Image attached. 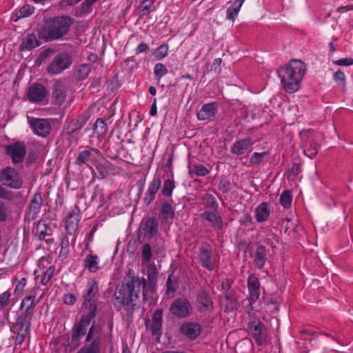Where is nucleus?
I'll return each mask as SVG.
<instances>
[{"label":"nucleus","instance_id":"4468645a","mask_svg":"<svg viewBox=\"0 0 353 353\" xmlns=\"http://www.w3.org/2000/svg\"><path fill=\"white\" fill-rule=\"evenodd\" d=\"M247 285L249 293L248 301L252 305L259 299L261 283L259 278L254 274H252L248 278Z\"/></svg>","mask_w":353,"mask_h":353},{"label":"nucleus","instance_id":"c756f323","mask_svg":"<svg viewBox=\"0 0 353 353\" xmlns=\"http://www.w3.org/2000/svg\"><path fill=\"white\" fill-rule=\"evenodd\" d=\"M160 214L163 220H172L175 215V209L173 206V200L163 201L160 204Z\"/></svg>","mask_w":353,"mask_h":353},{"label":"nucleus","instance_id":"bf43d9fd","mask_svg":"<svg viewBox=\"0 0 353 353\" xmlns=\"http://www.w3.org/2000/svg\"><path fill=\"white\" fill-rule=\"evenodd\" d=\"M0 199L11 201L13 199V193L8 190L3 185H0Z\"/></svg>","mask_w":353,"mask_h":353},{"label":"nucleus","instance_id":"de8ad7c7","mask_svg":"<svg viewBox=\"0 0 353 353\" xmlns=\"http://www.w3.org/2000/svg\"><path fill=\"white\" fill-rule=\"evenodd\" d=\"M304 154L311 159L315 158L318 154L317 144L313 141H310L308 143H306Z\"/></svg>","mask_w":353,"mask_h":353},{"label":"nucleus","instance_id":"9b49d317","mask_svg":"<svg viewBox=\"0 0 353 353\" xmlns=\"http://www.w3.org/2000/svg\"><path fill=\"white\" fill-rule=\"evenodd\" d=\"M5 150L13 163L23 162L26 154V148L23 141H17L8 145L5 147Z\"/></svg>","mask_w":353,"mask_h":353},{"label":"nucleus","instance_id":"ddd939ff","mask_svg":"<svg viewBox=\"0 0 353 353\" xmlns=\"http://www.w3.org/2000/svg\"><path fill=\"white\" fill-rule=\"evenodd\" d=\"M201 217L216 230H221L223 228V219L219 209L205 210L201 214Z\"/></svg>","mask_w":353,"mask_h":353},{"label":"nucleus","instance_id":"4c0bfd02","mask_svg":"<svg viewBox=\"0 0 353 353\" xmlns=\"http://www.w3.org/2000/svg\"><path fill=\"white\" fill-rule=\"evenodd\" d=\"M66 93L64 86L61 83H57L54 85L52 98L57 105H61L65 99Z\"/></svg>","mask_w":353,"mask_h":353},{"label":"nucleus","instance_id":"5fc2aeb1","mask_svg":"<svg viewBox=\"0 0 353 353\" xmlns=\"http://www.w3.org/2000/svg\"><path fill=\"white\" fill-rule=\"evenodd\" d=\"M54 270H55V267L54 265H51V266L48 267L46 269V270L43 272L42 279L41 281V283L43 285H48V283L50 282V281L51 280L52 277L54 275Z\"/></svg>","mask_w":353,"mask_h":353},{"label":"nucleus","instance_id":"864d4df0","mask_svg":"<svg viewBox=\"0 0 353 353\" xmlns=\"http://www.w3.org/2000/svg\"><path fill=\"white\" fill-rule=\"evenodd\" d=\"M333 79L337 85L343 88L346 86L345 75L341 70L339 69L333 74Z\"/></svg>","mask_w":353,"mask_h":353},{"label":"nucleus","instance_id":"c03bdc74","mask_svg":"<svg viewBox=\"0 0 353 353\" xmlns=\"http://www.w3.org/2000/svg\"><path fill=\"white\" fill-rule=\"evenodd\" d=\"M168 52L169 45L163 43L154 50L152 55L157 61H161L168 56Z\"/></svg>","mask_w":353,"mask_h":353},{"label":"nucleus","instance_id":"58836bf2","mask_svg":"<svg viewBox=\"0 0 353 353\" xmlns=\"http://www.w3.org/2000/svg\"><path fill=\"white\" fill-rule=\"evenodd\" d=\"M245 0H234L232 5L227 8L226 19L234 21L239 14L241 8Z\"/></svg>","mask_w":353,"mask_h":353},{"label":"nucleus","instance_id":"052dcab7","mask_svg":"<svg viewBox=\"0 0 353 353\" xmlns=\"http://www.w3.org/2000/svg\"><path fill=\"white\" fill-rule=\"evenodd\" d=\"M148 280L149 288L150 289L154 288L155 285V282L157 280V272L156 271V269H153L152 271L148 272Z\"/></svg>","mask_w":353,"mask_h":353},{"label":"nucleus","instance_id":"a18cd8bd","mask_svg":"<svg viewBox=\"0 0 353 353\" xmlns=\"http://www.w3.org/2000/svg\"><path fill=\"white\" fill-rule=\"evenodd\" d=\"M93 130L98 137H103L108 131L107 123L103 119L98 118L94 125Z\"/></svg>","mask_w":353,"mask_h":353},{"label":"nucleus","instance_id":"13d9d810","mask_svg":"<svg viewBox=\"0 0 353 353\" xmlns=\"http://www.w3.org/2000/svg\"><path fill=\"white\" fill-rule=\"evenodd\" d=\"M241 225L249 226L253 223L252 217L250 212H244L243 216L239 219Z\"/></svg>","mask_w":353,"mask_h":353},{"label":"nucleus","instance_id":"f257e3e1","mask_svg":"<svg viewBox=\"0 0 353 353\" xmlns=\"http://www.w3.org/2000/svg\"><path fill=\"white\" fill-rule=\"evenodd\" d=\"M99 297V283L95 279H89L81 295L83 313L78 323L73 325L68 341L70 350H77L81 345V339L85 336L84 345L77 353H101L103 325L94 321L88 329L96 317Z\"/></svg>","mask_w":353,"mask_h":353},{"label":"nucleus","instance_id":"20e7f679","mask_svg":"<svg viewBox=\"0 0 353 353\" xmlns=\"http://www.w3.org/2000/svg\"><path fill=\"white\" fill-rule=\"evenodd\" d=\"M197 259L203 268L209 271H212L214 269L216 260L210 243L203 242L201 244L198 249Z\"/></svg>","mask_w":353,"mask_h":353},{"label":"nucleus","instance_id":"4d7b16f0","mask_svg":"<svg viewBox=\"0 0 353 353\" xmlns=\"http://www.w3.org/2000/svg\"><path fill=\"white\" fill-rule=\"evenodd\" d=\"M142 258L143 261L145 263H148L151 260L152 257V251H151V246L149 243H145L143 244L142 247Z\"/></svg>","mask_w":353,"mask_h":353},{"label":"nucleus","instance_id":"6e6552de","mask_svg":"<svg viewBox=\"0 0 353 353\" xmlns=\"http://www.w3.org/2000/svg\"><path fill=\"white\" fill-rule=\"evenodd\" d=\"M125 286L131 293L134 294L135 299L139 296L141 288L146 286V281L144 278L142 280L137 276L134 275V271L132 269L128 270L126 276L124 278Z\"/></svg>","mask_w":353,"mask_h":353},{"label":"nucleus","instance_id":"0e129e2a","mask_svg":"<svg viewBox=\"0 0 353 353\" xmlns=\"http://www.w3.org/2000/svg\"><path fill=\"white\" fill-rule=\"evenodd\" d=\"M98 0H85L81 5V10L83 12L89 13L92 11V5Z\"/></svg>","mask_w":353,"mask_h":353},{"label":"nucleus","instance_id":"a211bd4d","mask_svg":"<svg viewBox=\"0 0 353 353\" xmlns=\"http://www.w3.org/2000/svg\"><path fill=\"white\" fill-rule=\"evenodd\" d=\"M161 183V176L159 174H154L152 180L148 184L143 197V202L146 206L149 205L154 200Z\"/></svg>","mask_w":353,"mask_h":353},{"label":"nucleus","instance_id":"f03ea898","mask_svg":"<svg viewBox=\"0 0 353 353\" xmlns=\"http://www.w3.org/2000/svg\"><path fill=\"white\" fill-rule=\"evenodd\" d=\"M305 63L299 59H292L277 70L283 89L289 93H294L301 88V81L305 74Z\"/></svg>","mask_w":353,"mask_h":353},{"label":"nucleus","instance_id":"a19ab883","mask_svg":"<svg viewBox=\"0 0 353 353\" xmlns=\"http://www.w3.org/2000/svg\"><path fill=\"white\" fill-rule=\"evenodd\" d=\"M67 233L60 238V251L59 257L61 260L66 259L70 254V240Z\"/></svg>","mask_w":353,"mask_h":353},{"label":"nucleus","instance_id":"79ce46f5","mask_svg":"<svg viewBox=\"0 0 353 353\" xmlns=\"http://www.w3.org/2000/svg\"><path fill=\"white\" fill-rule=\"evenodd\" d=\"M224 299L228 303L225 306V311L230 312L234 310H237L239 306V303L237 302L236 296L234 292H228L227 294L223 295Z\"/></svg>","mask_w":353,"mask_h":353},{"label":"nucleus","instance_id":"7ed1b4c3","mask_svg":"<svg viewBox=\"0 0 353 353\" xmlns=\"http://www.w3.org/2000/svg\"><path fill=\"white\" fill-rule=\"evenodd\" d=\"M72 23L73 19L69 16L50 18L39 30V37L45 41L59 39L68 33Z\"/></svg>","mask_w":353,"mask_h":353},{"label":"nucleus","instance_id":"393cba45","mask_svg":"<svg viewBox=\"0 0 353 353\" xmlns=\"http://www.w3.org/2000/svg\"><path fill=\"white\" fill-rule=\"evenodd\" d=\"M196 303L201 309L212 311L214 308L213 299L210 292L205 289H201L196 295Z\"/></svg>","mask_w":353,"mask_h":353},{"label":"nucleus","instance_id":"412c9836","mask_svg":"<svg viewBox=\"0 0 353 353\" xmlns=\"http://www.w3.org/2000/svg\"><path fill=\"white\" fill-rule=\"evenodd\" d=\"M252 140L250 137L236 141L231 146L230 152L236 156H245L251 152Z\"/></svg>","mask_w":353,"mask_h":353},{"label":"nucleus","instance_id":"5701e85b","mask_svg":"<svg viewBox=\"0 0 353 353\" xmlns=\"http://www.w3.org/2000/svg\"><path fill=\"white\" fill-rule=\"evenodd\" d=\"M100 154V151L95 148H90L88 150L80 151L75 160V164L82 166L89 161H92L94 163L96 161V156Z\"/></svg>","mask_w":353,"mask_h":353},{"label":"nucleus","instance_id":"e433bc0d","mask_svg":"<svg viewBox=\"0 0 353 353\" xmlns=\"http://www.w3.org/2000/svg\"><path fill=\"white\" fill-rule=\"evenodd\" d=\"M99 259L98 256L92 254H88L85 256L83 260V266L88 268L90 272L95 273L99 269Z\"/></svg>","mask_w":353,"mask_h":353},{"label":"nucleus","instance_id":"f704fd0d","mask_svg":"<svg viewBox=\"0 0 353 353\" xmlns=\"http://www.w3.org/2000/svg\"><path fill=\"white\" fill-rule=\"evenodd\" d=\"M34 10L35 8L33 6L25 4L15 11L11 19L13 21L17 22L21 19L30 17L34 12Z\"/></svg>","mask_w":353,"mask_h":353},{"label":"nucleus","instance_id":"b1692460","mask_svg":"<svg viewBox=\"0 0 353 353\" xmlns=\"http://www.w3.org/2000/svg\"><path fill=\"white\" fill-rule=\"evenodd\" d=\"M217 112L218 103L216 102L205 103L197 112L196 117L199 121H208L216 114Z\"/></svg>","mask_w":353,"mask_h":353},{"label":"nucleus","instance_id":"6ab92c4d","mask_svg":"<svg viewBox=\"0 0 353 353\" xmlns=\"http://www.w3.org/2000/svg\"><path fill=\"white\" fill-rule=\"evenodd\" d=\"M94 165L97 172L95 175L98 179H104L109 175L115 174L114 165L106 159H103L101 161L96 160Z\"/></svg>","mask_w":353,"mask_h":353},{"label":"nucleus","instance_id":"338daca9","mask_svg":"<svg viewBox=\"0 0 353 353\" xmlns=\"http://www.w3.org/2000/svg\"><path fill=\"white\" fill-rule=\"evenodd\" d=\"M8 218V210L5 203L0 201V223L4 222Z\"/></svg>","mask_w":353,"mask_h":353},{"label":"nucleus","instance_id":"7c9ffc66","mask_svg":"<svg viewBox=\"0 0 353 353\" xmlns=\"http://www.w3.org/2000/svg\"><path fill=\"white\" fill-rule=\"evenodd\" d=\"M43 204V198L40 192H36L28 206L29 212L32 214V219L39 214Z\"/></svg>","mask_w":353,"mask_h":353},{"label":"nucleus","instance_id":"cd10ccee","mask_svg":"<svg viewBox=\"0 0 353 353\" xmlns=\"http://www.w3.org/2000/svg\"><path fill=\"white\" fill-rule=\"evenodd\" d=\"M270 215V205L267 202H262L254 209V216L258 223H263L268 220Z\"/></svg>","mask_w":353,"mask_h":353},{"label":"nucleus","instance_id":"680f3d73","mask_svg":"<svg viewBox=\"0 0 353 353\" xmlns=\"http://www.w3.org/2000/svg\"><path fill=\"white\" fill-rule=\"evenodd\" d=\"M27 285V279L26 277L22 278L21 279L17 281V283H16L14 293V294H19L21 292L25 287Z\"/></svg>","mask_w":353,"mask_h":353},{"label":"nucleus","instance_id":"72a5a7b5","mask_svg":"<svg viewBox=\"0 0 353 353\" xmlns=\"http://www.w3.org/2000/svg\"><path fill=\"white\" fill-rule=\"evenodd\" d=\"M40 44L41 42L37 39L35 34H28L23 39L19 46V50L21 51L32 50V48L40 46Z\"/></svg>","mask_w":353,"mask_h":353},{"label":"nucleus","instance_id":"473e14b6","mask_svg":"<svg viewBox=\"0 0 353 353\" xmlns=\"http://www.w3.org/2000/svg\"><path fill=\"white\" fill-rule=\"evenodd\" d=\"M32 325V317L20 315L16 321V326L18 327V332L26 334L30 338V330Z\"/></svg>","mask_w":353,"mask_h":353},{"label":"nucleus","instance_id":"2eb2a0df","mask_svg":"<svg viewBox=\"0 0 353 353\" xmlns=\"http://www.w3.org/2000/svg\"><path fill=\"white\" fill-rule=\"evenodd\" d=\"M47 94V90L43 85L34 83L29 87L27 98L31 103H40L45 99Z\"/></svg>","mask_w":353,"mask_h":353},{"label":"nucleus","instance_id":"f8f14e48","mask_svg":"<svg viewBox=\"0 0 353 353\" xmlns=\"http://www.w3.org/2000/svg\"><path fill=\"white\" fill-rule=\"evenodd\" d=\"M159 230V221L157 218L152 216L144 218L141 222L139 233L147 239H152L157 234Z\"/></svg>","mask_w":353,"mask_h":353},{"label":"nucleus","instance_id":"49530a36","mask_svg":"<svg viewBox=\"0 0 353 353\" xmlns=\"http://www.w3.org/2000/svg\"><path fill=\"white\" fill-rule=\"evenodd\" d=\"M189 172L190 174H194L196 176H205L210 173V170L202 164L195 163L190 166Z\"/></svg>","mask_w":353,"mask_h":353},{"label":"nucleus","instance_id":"2f4dec72","mask_svg":"<svg viewBox=\"0 0 353 353\" xmlns=\"http://www.w3.org/2000/svg\"><path fill=\"white\" fill-rule=\"evenodd\" d=\"M201 203L205 210L219 209V204L216 197L211 193L205 192L200 196Z\"/></svg>","mask_w":353,"mask_h":353},{"label":"nucleus","instance_id":"ea45409f","mask_svg":"<svg viewBox=\"0 0 353 353\" xmlns=\"http://www.w3.org/2000/svg\"><path fill=\"white\" fill-rule=\"evenodd\" d=\"M175 188L176 183L173 179V174H172L171 179H167L163 181L161 195L166 198L171 197Z\"/></svg>","mask_w":353,"mask_h":353},{"label":"nucleus","instance_id":"e2e57ef3","mask_svg":"<svg viewBox=\"0 0 353 353\" xmlns=\"http://www.w3.org/2000/svg\"><path fill=\"white\" fill-rule=\"evenodd\" d=\"M63 301L66 305H72L77 302V297L74 294L67 293L63 296Z\"/></svg>","mask_w":353,"mask_h":353},{"label":"nucleus","instance_id":"dca6fc26","mask_svg":"<svg viewBox=\"0 0 353 353\" xmlns=\"http://www.w3.org/2000/svg\"><path fill=\"white\" fill-rule=\"evenodd\" d=\"M201 325L197 322L188 321L180 326V332L190 341L196 340L201 333Z\"/></svg>","mask_w":353,"mask_h":353},{"label":"nucleus","instance_id":"4be33fe9","mask_svg":"<svg viewBox=\"0 0 353 353\" xmlns=\"http://www.w3.org/2000/svg\"><path fill=\"white\" fill-rule=\"evenodd\" d=\"M88 121L85 115L80 114L75 119L68 120L63 126V131L68 135H70L76 131L82 129Z\"/></svg>","mask_w":353,"mask_h":353},{"label":"nucleus","instance_id":"bb28decb","mask_svg":"<svg viewBox=\"0 0 353 353\" xmlns=\"http://www.w3.org/2000/svg\"><path fill=\"white\" fill-rule=\"evenodd\" d=\"M80 214L79 208L77 211H72L68 214L65 225V229L68 235L74 234L78 228Z\"/></svg>","mask_w":353,"mask_h":353},{"label":"nucleus","instance_id":"8fccbe9b","mask_svg":"<svg viewBox=\"0 0 353 353\" xmlns=\"http://www.w3.org/2000/svg\"><path fill=\"white\" fill-rule=\"evenodd\" d=\"M168 73V70L162 63H157L154 67V74L155 79L160 81L161 78Z\"/></svg>","mask_w":353,"mask_h":353},{"label":"nucleus","instance_id":"423d86ee","mask_svg":"<svg viewBox=\"0 0 353 353\" xmlns=\"http://www.w3.org/2000/svg\"><path fill=\"white\" fill-rule=\"evenodd\" d=\"M0 181L3 185L13 189L21 188L23 183L19 172L10 167H6L0 172Z\"/></svg>","mask_w":353,"mask_h":353},{"label":"nucleus","instance_id":"c85d7f7f","mask_svg":"<svg viewBox=\"0 0 353 353\" xmlns=\"http://www.w3.org/2000/svg\"><path fill=\"white\" fill-rule=\"evenodd\" d=\"M35 295H29L24 297L21 303V307H23L26 305V307L23 312L21 315L31 317V314L39 302L42 299L41 296L38 300H34Z\"/></svg>","mask_w":353,"mask_h":353},{"label":"nucleus","instance_id":"a878e982","mask_svg":"<svg viewBox=\"0 0 353 353\" xmlns=\"http://www.w3.org/2000/svg\"><path fill=\"white\" fill-rule=\"evenodd\" d=\"M252 256L255 268L258 270H262L267 261V250L265 246L257 245Z\"/></svg>","mask_w":353,"mask_h":353},{"label":"nucleus","instance_id":"3c124183","mask_svg":"<svg viewBox=\"0 0 353 353\" xmlns=\"http://www.w3.org/2000/svg\"><path fill=\"white\" fill-rule=\"evenodd\" d=\"M270 154L269 152H254L250 157L249 161L252 165H259L264 160V158Z\"/></svg>","mask_w":353,"mask_h":353},{"label":"nucleus","instance_id":"0eeeda50","mask_svg":"<svg viewBox=\"0 0 353 353\" xmlns=\"http://www.w3.org/2000/svg\"><path fill=\"white\" fill-rule=\"evenodd\" d=\"M72 63V58L69 54L66 53L58 54L47 68V72L52 75L58 74L68 68Z\"/></svg>","mask_w":353,"mask_h":353},{"label":"nucleus","instance_id":"9d476101","mask_svg":"<svg viewBox=\"0 0 353 353\" xmlns=\"http://www.w3.org/2000/svg\"><path fill=\"white\" fill-rule=\"evenodd\" d=\"M163 312L161 308H157L152 313L151 319H145V326L152 336H160L162 334Z\"/></svg>","mask_w":353,"mask_h":353},{"label":"nucleus","instance_id":"f3484780","mask_svg":"<svg viewBox=\"0 0 353 353\" xmlns=\"http://www.w3.org/2000/svg\"><path fill=\"white\" fill-rule=\"evenodd\" d=\"M34 134L41 137H46L51 132V125L48 119H32L30 123Z\"/></svg>","mask_w":353,"mask_h":353},{"label":"nucleus","instance_id":"1a4fd4ad","mask_svg":"<svg viewBox=\"0 0 353 353\" xmlns=\"http://www.w3.org/2000/svg\"><path fill=\"white\" fill-rule=\"evenodd\" d=\"M249 334L254 338L258 345H262L266 339V328L258 318H254L248 323Z\"/></svg>","mask_w":353,"mask_h":353},{"label":"nucleus","instance_id":"6e6d98bb","mask_svg":"<svg viewBox=\"0 0 353 353\" xmlns=\"http://www.w3.org/2000/svg\"><path fill=\"white\" fill-rule=\"evenodd\" d=\"M11 293L10 290H7L0 294V310L3 311L8 306Z\"/></svg>","mask_w":353,"mask_h":353},{"label":"nucleus","instance_id":"774afa93","mask_svg":"<svg viewBox=\"0 0 353 353\" xmlns=\"http://www.w3.org/2000/svg\"><path fill=\"white\" fill-rule=\"evenodd\" d=\"M167 294L173 293L176 291V283L171 280V275H169L166 282Z\"/></svg>","mask_w":353,"mask_h":353},{"label":"nucleus","instance_id":"603ef678","mask_svg":"<svg viewBox=\"0 0 353 353\" xmlns=\"http://www.w3.org/2000/svg\"><path fill=\"white\" fill-rule=\"evenodd\" d=\"M154 3V0H143L139 6V10L141 12L140 16L143 17L150 14L152 12L151 8L153 6Z\"/></svg>","mask_w":353,"mask_h":353},{"label":"nucleus","instance_id":"aec40b11","mask_svg":"<svg viewBox=\"0 0 353 353\" xmlns=\"http://www.w3.org/2000/svg\"><path fill=\"white\" fill-rule=\"evenodd\" d=\"M114 307L120 310L121 306L128 305L133 301H135L134 294L131 293L125 286H121L115 292Z\"/></svg>","mask_w":353,"mask_h":353},{"label":"nucleus","instance_id":"69168bd1","mask_svg":"<svg viewBox=\"0 0 353 353\" xmlns=\"http://www.w3.org/2000/svg\"><path fill=\"white\" fill-rule=\"evenodd\" d=\"M334 64L340 66H350L353 65V59L351 57L342 58L334 61Z\"/></svg>","mask_w":353,"mask_h":353},{"label":"nucleus","instance_id":"37998d69","mask_svg":"<svg viewBox=\"0 0 353 353\" xmlns=\"http://www.w3.org/2000/svg\"><path fill=\"white\" fill-rule=\"evenodd\" d=\"M91 72V65L88 63H82L77 66L75 70V77L78 80L85 79Z\"/></svg>","mask_w":353,"mask_h":353},{"label":"nucleus","instance_id":"09e8293b","mask_svg":"<svg viewBox=\"0 0 353 353\" xmlns=\"http://www.w3.org/2000/svg\"><path fill=\"white\" fill-rule=\"evenodd\" d=\"M292 195L289 190L283 191L280 196V203L285 209H289L292 206Z\"/></svg>","mask_w":353,"mask_h":353},{"label":"nucleus","instance_id":"39448f33","mask_svg":"<svg viewBox=\"0 0 353 353\" xmlns=\"http://www.w3.org/2000/svg\"><path fill=\"white\" fill-rule=\"evenodd\" d=\"M170 313L179 319L189 317L193 312L190 302L185 298L175 299L170 306Z\"/></svg>","mask_w":353,"mask_h":353},{"label":"nucleus","instance_id":"c9c22d12","mask_svg":"<svg viewBox=\"0 0 353 353\" xmlns=\"http://www.w3.org/2000/svg\"><path fill=\"white\" fill-rule=\"evenodd\" d=\"M49 230H50V228H49L47 221L43 219H40L37 222L35 228V232L37 234V240L43 241L46 236L51 235V234L48 232Z\"/></svg>","mask_w":353,"mask_h":353}]
</instances>
